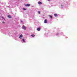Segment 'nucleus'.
<instances>
[{
	"mask_svg": "<svg viewBox=\"0 0 77 77\" xmlns=\"http://www.w3.org/2000/svg\"><path fill=\"white\" fill-rule=\"evenodd\" d=\"M45 23H47V20L45 19L44 21Z\"/></svg>",
	"mask_w": 77,
	"mask_h": 77,
	"instance_id": "nucleus-5",
	"label": "nucleus"
},
{
	"mask_svg": "<svg viewBox=\"0 0 77 77\" xmlns=\"http://www.w3.org/2000/svg\"><path fill=\"white\" fill-rule=\"evenodd\" d=\"M22 28L23 29H24V30H26V26H23L22 27Z\"/></svg>",
	"mask_w": 77,
	"mask_h": 77,
	"instance_id": "nucleus-2",
	"label": "nucleus"
},
{
	"mask_svg": "<svg viewBox=\"0 0 77 77\" xmlns=\"http://www.w3.org/2000/svg\"><path fill=\"white\" fill-rule=\"evenodd\" d=\"M23 10H24V11H25V10H26V9L25 8H23Z\"/></svg>",
	"mask_w": 77,
	"mask_h": 77,
	"instance_id": "nucleus-13",
	"label": "nucleus"
},
{
	"mask_svg": "<svg viewBox=\"0 0 77 77\" xmlns=\"http://www.w3.org/2000/svg\"><path fill=\"white\" fill-rule=\"evenodd\" d=\"M22 40L23 41V42H25V40H24V39H23Z\"/></svg>",
	"mask_w": 77,
	"mask_h": 77,
	"instance_id": "nucleus-11",
	"label": "nucleus"
},
{
	"mask_svg": "<svg viewBox=\"0 0 77 77\" xmlns=\"http://www.w3.org/2000/svg\"><path fill=\"white\" fill-rule=\"evenodd\" d=\"M31 36L32 37H35V35H31Z\"/></svg>",
	"mask_w": 77,
	"mask_h": 77,
	"instance_id": "nucleus-7",
	"label": "nucleus"
},
{
	"mask_svg": "<svg viewBox=\"0 0 77 77\" xmlns=\"http://www.w3.org/2000/svg\"><path fill=\"white\" fill-rule=\"evenodd\" d=\"M38 5H42V2L39 1L38 2Z\"/></svg>",
	"mask_w": 77,
	"mask_h": 77,
	"instance_id": "nucleus-6",
	"label": "nucleus"
},
{
	"mask_svg": "<svg viewBox=\"0 0 77 77\" xmlns=\"http://www.w3.org/2000/svg\"><path fill=\"white\" fill-rule=\"evenodd\" d=\"M49 17L51 18H52L53 17L52 16H51V15H49Z\"/></svg>",
	"mask_w": 77,
	"mask_h": 77,
	"instance_id": "nucleus-10",
	"label": "nucleus"
},
{
	"mask_svg": "<svg viewBox=\"0 0 77 77\" xmlns=\"http://www.w3.org/2000/svg\"><path fill=\"white\" fill-rule=\"evenodd\" d=\"M8 18H11V16H10V15H8Z\"/></svg>",
	"mask_w": 77,
	"mask_h": 77,
	"instance_id": "nucleus-8",
	"label": "nucleus"
},
{
	"mask_svg": "<svg viewBox=\"0 0 77 77\" xmlns=\"http://www.w3.org/2000/svg\"><path fill=\"white\" fill-rule=\"evenodd\" d=\"M38 14H41V12H40V11H38Z\"/></svg>",
	"mask_w": 77,
	"mask_h": 77,
	"instance_id": "nucleus-12",
	"label": "nucleus"
},
{
	"mask_svg": "<svg viewBox=\"0 0 77 77\" xmlns=\"http://www.w3.org/2000/svg\"><path fill=\"white\" fill-rule=\"evenodd\" d=\"M23 35L21 34V35H20V36H19V38L20 39H22V37H23Z\"/></svg>",
	"mask_w": 77,
	"mask_h": 77,
	"instance_id": "nucleus-3",
	"label": "nucleus"
},
{
	"mask_svg": "<svg viewBox=\"0 0 77 77\" xmlns=\"http://www.w3.org/2000/svg\"><path fill=\"white\" fill-rule=\"evenodd\" d=\"M37 30H38V31H40V30H41V28L39 27L38 28H37Z\"/></svg>",
	"mask_w": 77,
	"mask_h": 77,
	"instance_id": "nucleus-4",
	"label": "nucleus"
},
{
	"mask_svg": "<svg viewBox=\"0 0 77 77\" xmlns=\"http://www.w3.org/2000/svg\"><path fill=\"white\" fill-rule=\"evenodd\" d=\"M25 6L27 7H29L30 6V4H27L26 5H25Z\"/></svg>",
	"mask_w": 77,
	"mask_h": 77,
	"instance_id": "nucleus-1",
	"label": "nucleus"
},
{
	"mask_svg": "<svg viewBox=\"0 0 77 77\" xmlns=\"http://www.w3.org/2000/svg\"><path fill=\"white\" fill-rule=\"evenodd\" d=\"M2 23H5V22H2Z\"/></svg>",
	"mask_w": 77,
	"mask_h": 77,
	"instance_id": "nucleus-14",
	"label": "nucleus"
},
{
	"mask_svg": "<svg viewBox=\"0 0 77 77\" xmlns=\"http://www.w3.org/2000/svg\"><path fill=\"white\" fill-rule=\"evenodd\" d=\"M54 16H55V17H57V14H54Z\"/></svg>",
	"mask_w": 77,
	"mask_h": 77,
	"instance_id": "nucleus-9",
	"label": "nucleus"
}]
</instances>
